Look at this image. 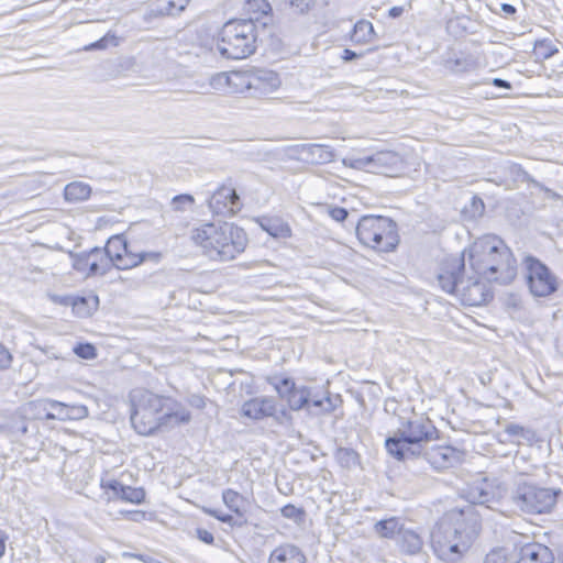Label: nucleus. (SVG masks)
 Returning <instances> with one entry per match:
<instances>
[{
	"instance_id": "53",
	"label": "nucleus",
	"mask_w": 563,
	"mask_h": 563,
	"mask_svg": "<svg viewBox=\"0 0 563 563\" xmlns=\"http://www.w3.org/2000/svg\"><path fill=\"white\" fill-rule=\"evenodd\" d=\"M13 356L10 351L0 342V371L11 366Z\"/></svg>"
},
{
	"instance_id": "50",
	"label": "nucleus",
	"mask_w": 563,
	"mask_h": 563,
	"mask_svg": "<svg viewBox=\"0 0 563 563\" xmlns=\"http://www.w3.org/2000/svg\"><path fill=\"white\" fill-rule=\"evenodd\" d=\"M328 214L334 221H336L339 223H342V222H344L349 218L350 212H349V210L346 208H343V207L329 206Z\"/></svg>"
},
{
	"instance_id": "57",
	"label": "nucleus",
	"mask_w": 563,
	"mask_h": 563,
	"mask_svg": "<svg viewBox=\"0 0 563 563\" xmlns=\"http://www.w3.org/2000/svg\"><path fill=\"white\" fill-rule=\"evenodd\" d=\"M188 404L197 409H203L206 406V398L198 394H192L188 398Z\"/></svg>"
},
{
	"instance_id": "36",
	"label": "nucleus",
	"mask_w": 563,
	"mask_h": 563,
	"mask_svg": "<svg viewBox=\"0 0 563 563\" xmlns=\"http://www.w3.org/2000/svg\"><path fill=\"white\" fill-rule=\"evenodd\" d=\"M334 459L343 468L351 470L360 464V454L352 448H336Z\"/></svg>"
},
{
	"instance_id": "16",
	"label": "nucleus",
	"mask_w": 563,
	"mask_h": 563,
	"mask_svg": "<svg viewBox=\"0 0 563 563\" xmlns=\"http://www.w3.org/2000/svg\"><path fill=\"white\" fill-rule=\"evenodd\" d=\"M280 84V78L276 71L255 69L247 76L246 88L254 90L253 96L262 97L276 91Z\"/></svg>"
},
{
	"instance_id": "48",
	"label": "nucleus",
	"mask_w": 563,
	"mask_h": 563,
	"mask_svg": "<svg viewBox=\"0 0 563 563\" xmlns=\"http://www.w3.org/2000/svg\"><path fill=\"white\" fill-rule=\"evenodd\" d=\"M285 3H287L296 13L306 14L314 5L316 0H285Z\"/></svg>"
},
{
	"instance_id": "7",
	"label": "nucleus",
	"mask_w": 563,
	"mask_h": 563,
	"mask_svg": "<svg viewBox=\"0 0 563 563\" xmlns=\"http://www.w3.org/2000/svg\"><path fill=\"white\" fill-rule=\"evenodd\" d=\"M130 420L141 435H153L163 430V413L170 398L156 395L147 389H134L130 393Z\"/></svg>"
},
{
	"instance_id": "45",
	"label": "nucleus",
	"mask_w": 563,
	"mask_h": 563,
	"mask_svg": "<svg viewBox=\"0 0 563 563\" xmlns=\"http://www.w3.org/2000/svg\"><path fill=\"white\" fill-rule=\"evenodd\" d=\"M170 205L175 211H185L194 207L195 198L190 194H179L173 197Z\"/></svg>"
},
{
	"instance_id": "26",
	"label": "nucleus",
	"mask_w": 563,
	"mask_h": 563,
	"mask_svg": "<svg viewBox=\"0 0 563 563\" xmlns=\"http://www.w3.org/2000/svg\"><path fill=\"white\" fill-rule=\"evenodd\" d=\"M99 298L92 296L90 298L85 296H74L73 299V312L79 318H88L98 309Z\"/></svg>"
},
{
	"instance_id": "20",
	"label": "nucleus",
	"mask_w": 563,
	"mask_h": 563,
	"mask_svg": "<svg viewBox=\"0 0 563 563\" xmlns=\"http://www.w3.org/2000/svg\"><path fill=\"white\" fill-rule=\"evenodd\" d=\"M552 550L539 542H529L519 549L516 563H553Z\"/></svg>"
},
{
	"instance_id": "18",
	"label": "nucleus",
	"mask_w": 563,
	"mask_h": 563,
	"mask_svg": "<svg viewBox=\"0 0 563 563\" xmlns=\"http://www.w3.org/2000/svg\"><path fill=\"white\" fill-rule=\"evenodd\" d=\"M101 487L111 492L114 498L125 503L140 505L145 501L146 492L143 487L128 486L118 479L102 481Z\"/></svg>"
},
{
	"instance_id": "62",
	"label": "nucleus",
	"mask_w": 563,
	"mask_h": 563,
	"mask_svg": "<svg viewBox=\"0 0 563 563\" xmlns=\"http://www.w3.org/2000/svg\"><path fill=\"white\" fill-rule=\"evenodd\" d=\"M500 10L506 16L514 15L517 12L516 7L510 3H501Z\"/></svg>"
},
{
	"instance_id": "24",
	"label": "nucleus",
	"mask_w": 563,
	"mask_h": 563,
	"mask_svg": "<svg viewBox=\"0 0 563 563\" xmlns=\"http://www.w3.org/2000/svg\"><path fill=\"white\" fill-rule=\"evenodd\" d=\"M258 224L263 231L274 239H287L291 236V229L287 222L278 217H262Z\"/></svg>"
},
{
	"instance_id": "64",
	"label": "nucleus",
	"mask_w": 563,
	"mask_h": 563,
	"mask_svg": "<svg viewBox=\"0 0 563 563\" xmlns=\"http://www.w3.org/2000/svg\"><path fill=\"white\" fill-rule=\"evenodd\" d=\"M93 563H106V558L101 554H98L93 558Z\"/></svg>"
},
{
	"instance_id": "33",
	"label": "nucleus",
	"mask_w": 563,
	"mask_h": 563,
	"mask_svg": "<svg viewBox=\"0 0 563 563\" xmlns=\"http://www.w3.org/2000/svg\"><path fill=\"white\" fill-rule=\"evenodd\" d=\"M53 409L57 410V416L59 419H82L86 418L89 413L88 408L84 405L79 406H67L65 404L53 401L52 402Z\"/></svg>"
},
{
	"instance_id": "6",
	"label": "nucleus",
	"mask_w": 563,
	"mask_h": 563,
	"mask_svg": "<svg viewBox=\"0 0 563 563\" xmlns=\"http://www.w3.org/2000/svg\"><path fill=\"white\" fill-rule=\"evenodd\" d=\"M260 15L230 19L218 32L217 48L227 59H244L257 48Z\"/></svg>"
},
{
	"instance_id": "4",
	"label": "nucleus",
	"mask_w": 563,
	"mask_h": 563,
	"mask_svg": "<svg viewBox=\"0 0 563 563\" xmlns=\"http://www.w3.org/2000/svg\"><path fill=\"white\" fill-rule=\"evenodd\" d=\"M468 264L475 275L488 283L511 284L517 276V260L503 239L487 234L476 239L464 249Z\"/></svg>"
},
{
	"instance_id": "32",
	"label": "nucleus",
	"mask_w": 563,
	"mask_h": 563,
	"mask_svg": "<svg viewBox=\"0 0 563 563\" xmlns=\"http://www.w3.org/2000/svg\"><path fill=\"white\" fill-rule=\"evenodd\" d=\"M509 175L516 181L527 183L528 185L533 186L540 191L549 192L550 189L539 180L534 179L523 167L518 163H512L509 166Z\"/></svg>"
},
{
	"instance_id": "54",
	"label": "nucleus",
	"mask_w": 563,
	"mask_h": 563,
	"mask_svg": "<svg viewBox=\"0 0 563 563\" xmlns=\"http://www.w3.org/2000/svg\"><path fill=\"white\" fill-rule=\"evenodd\" d=\"M49 299L54 303L65 306V307H69V306L73 307L74 296L52 294V295H49Z\"/></svg>"
},
{
	"instance_id": "55",
	"label": "nucleus",
	"mask_w": 563,
	"mask_h": 563,
	"mask_svg": "<svg viewBox=\"0 0 563 563\" xmlns=\"http://www.w3.org/2000/svg\"><path fill=\"white\" fill-rule=\"evenodd\" d=\"M196 537L199 541H201L205 544L211 545L214 543V536L207 529L197 528Z\"/></svg>"
},
{
	"instance_id": "15",
	"label": "nucleus",
	"mask_w": 563,
	"mask_h": 563,
	"mask_svg": "<svg viewBox=\"0 0 563 563\" xmlns=\"http://www.w3.org/2000/svg\"><path fill=\"white\" fill-rule=\"evenodd\" d=\"M482 276L468 277L461 289V298L465 305L482 306L494 299V291L481 280Z\"/></svg>"
},
{
	"instance_id": "9",
	"label": "nucleus",
	"mask_w": 563,
	"mask_h": 563,
	"mask_svg": "<svg viewBox=\"0 0 563 563\" xmlns=\"http://www.w3.org/2000/svg\"><path fill=\"white\" fill-rule=\"evenodd\" d=\"M522 265L525 278L530 292L534 297H548L559 288L556 276L547 264L533 255H527Z\"/></svg>"
},
{
	"instance_id": "42",
	"label": "nucleus",
	"mask_w": 563,
	"mask_h": 563,
	"mask_svg": "<svg viewBox=\"0 0 563 563\" xmlns=\"http://www.w3.org/2000/svg\"><path fill=\"white\" fill-rule=\"evenodd\" d=\"M109 45L118 46L119 38L115 33L108 32L106 35L100 37L99 40L88 44L85 46V51H101L106 49Z\"/></svg>"
},
{
	"instance_id": "25",
	"label": "nucleus",
	"mask_w": 563,
	"mask_h": 563,
	"mask_svg": "<svg viewBox=\"0 0 563 563\" xmlns=\"http://www.w3.org/2000/svg\"><path fill=\"white\" fill-rule=\"evenodd\" d=\"M100 254V246H93L88 251L75 252L71 250L67 251V255L71 260V267L74 271L85 274L88 276L90 260L93 255Z\"/></svg>"
},
{
	"instance_id": "41",
	"label": "nucleus",
	"mask_w": 563,
	"mask_h": 563,
	"mask_svg": "<svg viewBox=\"0 0 563 563\" xmlns=\"http://www.w3.org/2000/svg\"><path fill=\"white\" fill-rule=\"evenodd\" d=\"M280 515L296 525H301L306 520V510L303 507H298L294 504H286L280 508Z\"/></svg>"
},
{
	"instance_id": "23",
	"label": "nucleus",
	"mask_w": 563,
	"mask_h": 563,
	"mask_svg": "<svg viewBox=\"0 0 563 563\" xmlns=\"http://www.w3.org/2000/svg\"><path fill=\"white\" fill-rule=\"evenodd\" d=\"M334 152L329 145L307 143L303 163L312 165L328 164L334 161Z\"/></svg>"
},
{
	"instance_id": "56",
	"label": "nucleus",
	"mask_w": 563,
	"mask_h": 563,
	"mask_svg": "<svg viewBox=\"0 0 563 563\" xmlns=\"http://www.w3.org/2000/svg\"><path fill=\"white\" fill-rule=\"evenodd\" d=\"M411 9V2L408 0L404 4L400 5H394L389 8V18L397 19L399 18L405 11H408Z\"/></svg>"
},
{
	"instance_id": "58",
	"label": "nucleus",
	"mask_w": 563,
	"mask_h": 563,
	"mask_svg": "<svg viewBox=\"0 0 563 563\" xmlns=\"http://www.w3.org/2000/svg\"><path fill=\"white\" fill-rule=\"evenodd\" d=\"M361 56H362V53H357V52L352 51L350 48H345V49H343V53H342L341 57H342V59L344 62H353V60L357 59Z\"/></svg>"
},
{
	"instance_id": "14",
	"label": "nucleus",
	"mask_w": 563,
	"mask_h": 563,
	"mask_svg": "<svg viewBox=\"0 0 563 563\" xmlns=\"http://www.w3.org/2000/svg\"><path fill=\"white\" fill-rule=\"evenodd\" d=\"M208 207L213 214L232 217L242 209V202L235 188L222 185L208 198Z\"/></svg>"
},
{
	"instance_id": "52",
	"label": "nucleus",
	"mask_w": 563,
	"mask_h": 563,
	"mask_svg": "<svg viewBox=\"0 0 563 563\" xmlns=\"http://www.w3.org/2000/svg\"><path fill=\"white\" fill-rule=\"evenodd\" d=\"M124 517L134 522H142L147 520L152 514H148L144 510H126L122 512Z\"/></svg>"
},
{
	"instance_id": "21",
	"label": "nucleus",
	"mask_w": 563,
	"mask_h": 563,
	"mask_svg": "<svg viewBox=\"0 0 563 563\" xmlns=\"http://www.w3.org/2000/svg\"><path fill=\"white\" fill-rule=\"evenodd\" d=\"M268 563H307V558L296 544L283 543L271 552Z\"/></svg>"
},
{
	"instance_id": "43",
	"label": "nucleus",
	"mask_w": 563,
	"mask_h": 563,
	"mask_svg": "<svg viewBox=\"0 0 563 563\" xmlns=\"http://www.w3.org/2000/svg\"><path fill=\"white\" fill-rule=\"evenodd\" d=\"M186 8L185 4H177L173 0H162L156 5L155 12L158 15H177Z\"/></svg>"
},
{
	"instance_id": "46",
	"label": "nucleus",
	"mask_w": 563,
	"mask_h": 563,
	"mask_svg": "<svg viewBox=\"0 0 563 563\" xmlns=\"http://www.w3.org/2000/svg\"><path fill=\"white\" fill-rule=\"evenodd\" d=\"M247 11L268 18L272 12V5L267 0H249L246 2Z\"/></svg>"
},
{
	"instance_id": "37",
	"label": "nucleus",
	"mask_w": 563,
	"mask_h": 563,
	"mask_svg": "<svg viewBox=\"0 0 563 563\" xmlns=\"http://www.w3.org/2000/svg\"><path fill=\"white\" fill-rule=\"evenodd\" d=\"M163 253L159 251H142L133 252L130 256L129 264H124L123 267L133 268L145 262L158 264L163 260Z\"/></svg>"
},
{
	"instance_id": "8",
	"label": "nucleus",
	"mask_w": 563,
	"mask_h": 563,
	"mask_svg": "<svg viewBox=\"0 0 563 563\" xmlns=\"http://www.w3.org/2000/svg\"><path fill=\"white\" fill-rule=\"evenodd\" d=\"M563 494L561 488L540 486L533 482L519 481L510 492V500L528 515L551 514Z\"/></svg>"
},
{
	"instance_id": "38",
	"label": "nucleus",
	"mask_w": 563,
	"mask_h": 563,
	"mask_svg": "<svg viewBox=\"0 0 563 563\" xmlns=\"http://www.w3.org/2000/svg\"><path fill=\"white\" fill-rule=\"evenodd\" d=\"M203 511L206 514H208L209 516L216 518L220 522L230 526L231 528L242 529L249 525V520H241L234 514L231 515L228 512H223L219 509H212V508H205Z\"/></svg>"
},
{
	"instance_id": "22",
	"label": "nucleus",
	"mask_w": 563,
	"mask_h": 563,
	"mask_svg": "<svg viewBox=\"0 0 563 563\" xmlns=\"http://www.w3.org/2000/svg\"><path fill=\"white\" fill-rule=\"evenodd\" d=\"M222 501L225 507L238 516L241 520H247L246 506L249 505L247 497L232 488H225L221 495Z\"/></svg>"
},
{
	"instance_id": "29",
	"label": "nucleus",
	"mask_w": 563,
	"mask_h": 563,
	"mask_svg": "<svg viewBox=\"0 0 563 563\" xmlns=\"http://www.w3.org/2000/svg\"><path fill=\"white\" fill-rule=\"evenodd\" d=\"M473 24V21L468 16H455L446 22V31L452 36L459 38L466 34H473L475 32Z\"/></svg>"
},
{
	"instance_id": "12",
	"label": "nucleus",
	"mask_w": 563,
	"mask_h": 563,
	"mask_svg": "<svg viewBox=\"0 0 563 563\" xmlns=\"http://www.w3.org/2000/svg\"><path fill=\"white\" fill-rule=\"evenodd\" d=\"M426 442L420 457L426 460L435 471H444L461 464L464 452L449 444H433Z\"/></svg>"
},
{
	"instance_id": "19",
	"label": "nucleus",
	"mask_w": 563,
	"mask_h": 563,
	"mask_svg": "<svg viewBox=\"0 0 563 563\" xmlns=\"http://www.w3.org/2000/svg\"><path fill=\"white\" fill-rule=\"evenodd\" d=\"M443 66L454 74L471 73L479 67V59L470 52H452L443 59Z\"/></svg>"
},
{
	"instance_id": "60",
	"label": "nucleus",
	"mask_w": 563,
	"mask_h": 563,
	"mask_svg": "<svg viewBox=\"0 0 563 563\" xmlns=\"http://www.w3.org/2000/svg\"><path fill=\"white\" fill-rule=\"evenodd\" d=\"M492 84L496 88H503V89H511L512 88L511 82L506 79H503V78H494L492 80Z\"/></svg>"
},
{
	"instance_id": "49",
	"label": "nucleus",
	"mask_w": 563,
	"mask_h": 563,
	"mask_svg": "<svg viewBox=\"0 0 563 563\" xmlns=\"http://www.w3.org/2000/svg\"><path fill=\"white\" fill-rule=\"evenodd\" d=\"M306 147H307V143L289 145L286 148V154H287L288 158L303 163V158L306 157Z\"/></svg>"
},
{
	"instance_id": "13",
	"label": "nucleus",
	"mask_w": 563,
	"mask_h": 563,
	"mask_svg": "<svg viewBox=\"0 0 563 563\" xmlns=\"http://www.w3.org/2000/svg\"><path fill=\"white\" fill-rule=\"evenodd\" d=\"M389 540L394 541L400 553L416 554L422 548L421 537L406 521L398 517H389Z\"/></svg>"
},
{
	"instance_id": "31",
	"label": "nucleus",
	"mask_w": 563,
	"mask_h": 563,
	"mask_svg": "<svg viewBox=\"0 0 563 563\" xmlns=\"http://www.w3.org/2000/svg\"><path fill=\"white\" fill-rule=\"evenodd\" d=\"M114 267L111 257L100 247V254L90 260L88 276H104Z\"/></svg>"
},
{
	"instance_id": "11",
	"label": "nucleus",
	"mask_w": 563,
	"mask_h": 563,
	"mask_svg": "<svg viewBox=\"0 0 563 563\" xmlns=\"http://www.w3.org/2000/svg\"><path fill=\"white\" fill-rule=\"evenodd\" d=\"M465 272V251L460 255L445 256L440 265L437 279L440 288L454 295L457 292L459 286L464 284Z\"/></svg>"
},
{
	"instance_id": "17",
	"label": "nucleus",
	"mask_w": 563,
	"mask_h": 563,
	"mask_svg": "<svg viewBox=\"0 0 563 563\" xmlns=\"http://www.w3.org/2000/svg\"><path fill=\"white\" fill-rule=\"evenodd\" d=\"M102 250L111 257L115 268L121 271L129 269V267H123V265L129 264L133 251L130 250L129 242L124 234L121 233L110 236Z\"/></svg>"
},
{
	"instance_id": "44",
	"label": "nucleus",
	"mask_w": 563,
	"mask_h": 563,
	"mask_svg": "<svg viewBox=\"0 0 563 563\" xmlns=\"http://www.w3.org/2000/svg\"><path fill=\"white\" fill-rule=\"evenodd\" d=\"M73 352L82 360H93L97 357V347L90 342H78L73 347Z\"/></svg>"
},
{
	"instance_id": "35",
	"label": "nucleus",
	"mask_w": 563,
	"mask_h": 563,
	"mask_svg": "<svg viewBox=\"0 0 563 563\" xmlns=\"http://www.w3.org/2000/svg\"><path fill=\"white\" fill-rule=\"evenodd\" d=\"M373 35V24L367 20L357 21L350 32V40L355 44L367 43Z\"/></svg>"
},
{
	"instance_id": "10",
	"label": "nucleus",
	"mask_w": 563,
	"mask_h": 563,
	"mask_svg": "<svg viewBox=\"0 0 563 563\" xmlns=\"http://www.w3.org/2000/svg\"><path fill=\"white\" fill-rule=\"evenodd\" d=\"M356 235L362 244L378 252H387V242L384 241L387 231V218L384 216L366 214L356 223Z\"/></svg>"
},
{
	"instance_id": "34",
	"label": "nucleus",
	"mask_w": 563,
	"mask_h": 563,
	"mask_svg": "<svg viewBox=\"0 0 563 563\" xmlns=\"http://www.w3.org/2000/svg\"><path fill=\"white\" fill-rule=\"evenodd\" d=\"M504 432L511 439L525 440L530 444L538 439L537 432L533 429L514 422L506 424Z\"/></svg>"
},
{
	"instance_id": "30",
	"label": "nucleus",
	"mask_w": 563,
	"mask_h": 563,
	"mask_svg": "<svg viewBox=\"0 0 563 563\" xmlns=\"http://www.w3.org/2000/svg\"><path fill=\"white\" fill-rule=\"evenodd\" d=\"M167 410L163 413V430H169L180 424H187L191 420L190 411L186 409L173 410L166 407Z\"/></svg>"
},
{
	"instance_id": "61",
	"label": "nucleus",
	"mask_w": 563,
	"mask_h": 563,
	"mask_svg": "<svg viewBox=\"0 0 563 563\" xmlns=\"http://www.w3.org/2000/svg\"><path fill=\"white\" fill-rule=\"evenodd\" d=\"M8 539V534L0 529V559L3 558L5 554V544Z\"/></svg>"
},
{
	"instance_id": "51",
	"label": "nucleus",
	"mask_w": 563,
	"mask_h": 563,
	"mask_svg": "<svg viewBox=\"0 0 563 563\" xmlns=\"http://www.w3.org/2000/svg\"><path fill=\"white\" fill-rule=\"evenodd\" d=\"M399 242L398 225L396 221L389 217V253L396 250Z\"/></svg>"
},
{
	"instance_id": "28",
	"label": "nucleus",
	"mask_w": 563,
	"mask_h": 563,
	"mask_svg": "<svg viewBox=\"0 0 563 563\" xmlns=\"http://www.w3.org/2000/svg\"><path fill=\"white\" fill-rule=\"evenodd\" d=\"M91 195V187L82 181H73L65 186L64 198L68 202L86 200Z\"/></svg>"
},
{
	"instance_id": "27",
	"label": "nucleus",
	"mask_w": 563,
	"mask_h": 563,
	"mask_svg": "<svg viewBox=\"0 0 563 563\" xmlns=\"http://www.w3.org/2000/svg\"><path fill=\"white\" fill-rule=\"evenodd\" d=\"M410 163L406 154L389 150V178L402 177L410 172Z\"/></svg>"
},
{
	"instance_id": "39",
	"label": "nucleus",
	"mask_w": 563,
	"mask_h": 563,
	"mask_svg": "<svg viewBox=\"0 0 563 563\" xmlns=\"http://www.w3.org/2000/svg\"><path fill=\"white\" fill-rule=\"evenodd\" d=\"M484 212L485 203L483 199L477 195H474L471 198L470 202L465 205L462 209V214L470 220H474L482 217Z\"/></svg>"
},
{
	"instance_id": "2",
	"label": "nucleus",
	"mask_w": 563,
	"mask_h": 563,
	"mask_svg": "<svg viewBox=\"0 0 563 563\" xmlns=\"http://www.w3.org/2000/svg\"><path fill=\"white\" fill-rule=\"evenodd\" d=\"M466 498L471 505L444 512L430 532L433 553L442 561L456 562L472 547L482 530L481 515L473 505L493 501L495 490L484 477L468 485Z\"/></svg>"
},
{
	"instance_id": "59",
	"label": "nucleus",
	"mask_w": 563,
	"mask_h": 563,
	"mask_svg": "<svg viewBox=\"0 0 563 563\" xmlns=\"http://www.w3.org/2000/svg\"><path fill=\"white\" fill-rule=\"evenodd\" d=\"M375 530L382 538H387V518H383L377 521Z\"/></svg>"
},
{
	"instance_id": "3",
	"label": "nucleus",
	"mask_w": 563,
	"mask_h": 563,
	"mask_svg": "<svg viewBox=\"0 0 563 563\" xmlns=\"http://www.w3.org/2000/svg\"><path fill=\"white\" fill-rule=\"evenodd\" d=\"M439 433L428 417L416 412L410 399L389 397V456L404 463L420 459L424 443Z\"/></svg>"
},
{
	"instance_id": "5",
	"label": "nucleus",
	"mask_w": 563,
	"mask_h": 563,
	"mask_svg": "<svg viewBox=\"0 0 563 563\" xmlns=\"http://www.w3.org/2000/svg\"><path fill=\"white\" fill-rule=\"evenodd\" d=\"M192 238L210 260L219 262L236 258L249 244L245 230L225 221L205 223Z\"/></svg>"
},
{
	"instance_id": "1",
	"label": "nucleus",
	"mask_w": 563,
	"mask_h": 563,
	"mask_svg": "<svg viewBox=\"0 0 563 563\" xmlns=\"http://www.w3.org/2000/svg\"><path fill=\"white\" fill-rule=\"evenodd\" d=\"M277 397L285 404H278L274 396H258L246 400L241 408L243 417L252 420L272 418L282 427L294 424L292 411H305L309 417H323L342 407L340 394H332L309 385H298L286 373H274L265 377Z\"/></svg>"
},
{
	"instance_id": "63",
	"label": "nucleus",
	"mask_w": 563,
	"mask_h": 563,
	"mask_svg": "<svg viewBox=\"0 0 563 563\" xmlns=\"http://www.w3.org/2000/svg\"><path fill=\"white\" fill-rule=\"evenodd\" d=\"M372 161H373L372 157H366L364 159H356L353 164H351V166L354 168H363V167H366L367 165H369L372 163Z\"/></svg>"
},
{
	"instance_id": "47",
	"label": "nucleus",
	"mask_w": 563,
	"mask_h": 563,
	"mask_svg": "<svg viewBox=\"0 0 563 563\" xmlns=\"http://www.w3.org/2000/svg\"><path fill=\"white\" fill-rule=\"evenodd\" d=\"M507 556L506 548H494L485 555L483 563H507Z\"/></svg>"
},
{
	"instance_id": "40",
	"label": "nucleus",
	"mask_w": 563,
	"mask_h": 563,
	"mask_svg": "<svg viewBox=\"0 0 563 563\" xmlns=\"http://www.w3.org/2000/svg\"><path fill=\"white\" fill-rule=\"evenodd\" d=\"M558 48L549 38L537 40L533 45V55L537 59H548L558 53Z\"/></svg>"
}]
</instances>
